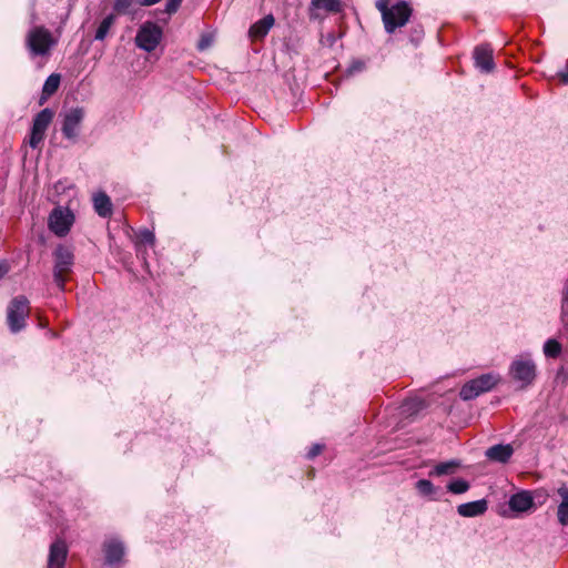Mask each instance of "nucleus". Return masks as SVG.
<instances>
[{
	"instance_id": "7ed1b4c3",
	"label": "nucleus",
	"mask_w": 568,
	"mask_h": 568,
	"mask_svg": "<svg viewBox=\"0 0 568 568\" xmlns=\"http://www.w3.org/2000/svg\"><path fill=\"white\" fill-rule=\"evenodd\" d=\"M500 381V376L496 373L483 374L477 378L468 381L460 388L459 396L463 400H471L480 394L493 389Z\"/></svg>"
},
{
	"instance_id": "f257e3e1",
	"label": "nucleus",
	"mask_w": 568,
	"mask_h": 568,
	"mask_svg": "<svg viewBox=\"0 0 568 568\" xmlns=\"http://www.w3.org/2000/svg\"><path fill=\"white\" fill-rule=\"evenodd\" d=\"M52 33L44 27H33L26 36V47L31 57H47L55 45Z\"/></svg>"
},
{
	"instance_id": "bb28decb",
	"label": "nucleus",
	"mask_w": 568,
	"mask_h": 568,
	"mask_svg": "<svg viewBox=\"0 0 568 568\" xmlns=\"http://www.w3.org/2000/svg\"><path fill=\"white\" fill-rule=\"evenodd\" d=\"M136 237H138V244H145V245L153 246L155 243L154 233L148 229L141 230L136 234Z\"/></svg>"
},
{
	"instance_id": "ddd939ff",
	"label": "nucleus",
	"mask_w": 568,
	"mask_h": 568,
	"mask_svg": "<svg viewBox=\"0 0 568 568\" xmlns=\"http://www.w3.org/2000/svg\"><path fill=\"white\" fill-rule=\"evenodd\" d=\"M67 555L68 549L65 542L63 540H55L50 546L47 568H63Z\"/></svg>"
},
{
	"instance_id": "f8f14e48",
	"label": "nucleus",
	"mask_w": 568,
	"mask_h": 568,
	"mask_svg": "<svg viewBox=\"0 0 568 568\" xmlns=\"http://www.w3.org/2000/svg\"><path fill=\"white\" fill-rule=\"evenodd\" d=\"M475 65L481 72L489 73L494 70L493 49L488 44L478 45L474 50Z\"/></svg>"
},
{
	"instance_id": "9b49d317",
	"label": "nucleus",
	"mask_w": 568,
	"mask_h": 568,
	"mask_svg": "<svg viewBox=\"0 0 568 568\" xmlns=\"http://www.w3.org/2000/svg\"><path fill=\"white\" fill-rule=\"evenodd\" d=\"M508 506L514 513H526L535 507L534 496L530 490H520L510 496Z\"/></svg>"
},
{
	"instance_id": "f03ea898",
	"label": "nucleus",
	"mask_w": 568,
	"mask_h": 568,
	"mask_svg": "<svg viewBox=\"0 0 568 568\" xmlns=\"http://www.w3.org/2000/svg\"><path fill=\"white\" fill-rule=\"evenodd\" d=\"M508 374L520 388H526L535 382L537 367L529 355H519L511 362Z\"/></svg>"
},
{
	"instance_id": "72a5a7b5",
	"label": "nucleus",
	"mask_w": 568,
	"mask_h": 568,
	"mask_svg": "<svg viewBox=\"0 0 568 568\" xmlns=\"http://www.w3.org/2000/svg\"><path fill=\"white\" fill-rule=\"evenodd\" d=\"M8 272V266L4 262H0V278Z\"/></svg>"
},
{
	"instance_id": "7c9ffc66",
	"label": "nucleus",
	"mask_w": 568,
	"mask_h": 568,
	"mask_svg": "<svg viewBox=\"0 0 568 568\" xmlns=\"http://www.w3.org/2000/svg\"><path fill=\"white\" fill-rule=\"evenodd\" d=\"M365 69V63L361 60L352 62L348 68V74H353L355 72H362Z\"/></svg>"
},
{
	"instance_id": "473e14b6",
	"label": "nucleus",
	"mask_w": 568,
	"mask_h": 568,
	"mask_svg": "<svg viewBox=\"0 0 568 568\" xmlns=\"http://www.w3.org/2000/svg\"><path fill=\"white\" fill-rule=\"evenodd\" d=\"M565 305H568V285L564 292V296H562V315H565Z\"/></svg>"
},
{
	"instance_id": "5701e85b",
	"label": "nucleus",
	"mask_w": 568,
	"mask_h": 568,
	"mask_svg": "<svg viewBox=\"0 0 568 568\" xmlns=\"http://www.w3.org/2000/svg\"><path fill=\"white\" fill-rule=\"evenodd\" d=\"M115 23V16L109 14L106 16L101 23L99 24L95 32V40L102 41L106 38L111 27Z\"/></svg>"
},
{
	"instance_id": "9d476101",
	"label": "nucleus",
	"mask_w": 568,
	"mask_h": 568,
	"mask_svg": "<svg viewBox=\"0 0 568 568\" xmlns=\"http://www.w3.org/2000/svg\"><path fill=\"white\" fill-rule=\"evenodd\" d=\"M412 11V8L405 1L393 4L387 19L388 21H384L386 32L393 33L397 28L404 27L408 22Z\"/></svg>"
},
{
	"instance_id": "f704fd0d",
	"label": "nucleus",
	"mask_w": 568,
	"mask_h": 568,
	"mask_svg": "<svg viewBox=\"0 0 568 568\" xmlns=\"http://www.w3.org/2000/svg\"><path fill=\"white\" fill-rule=\"evenodd\" d=\"M560 78L565 84H568V72L560 73Z\"/></svg>"
},
{
	"instance_id": "c756f323",
	"label": "nucleus",
	"mask_w": 568,
	"mask_h": 568,
	"mask_svg": "<svg viewBox=\"0 0 568 568\" xmlns=\"http://www.w3.org/2000/svg\"><path fill=\"white\" fill-rule=\"evenodd\" d=\"M213 42V37L211 34H203L197 43V49L200 51H204L207 49Z\"/></svg>"
},
{
	"instance_id": "4468645a",
	"label": "nucleus",
	"mask_w": 568,
	"mask_h": 568,
	"mask_svg": "<svg viewBox=\"0 0 568 568\" xmlns=\"http://www.w3.org/2000/svg\"><path fill=\"white\" fill-rule=\"evenodd\" d=\"M105 562L108 565L119 564L124 556V545L116 539L104 542Z\"/></svg>"
},
{
	"instance_id": "423d86ee",
	"label": "nucleus",
	"mask_w": 568,
	"mask_h": 568,
	"mask_svg": "<svg viewBox=\"0 0 568 568\" xmlns=\"http://www.w3.org/2000/svg\"><path fill=\"white\" fill-rule=\"evenodd\" d=\"M163 31L160 26L154 22L146 21L138 30L135 37L136 45L146 51L152 52L162 40Z\"/></svg>"
},
{
	"instance_id": "f3484780",
	"label": "nucleus",
	"mask_w": 568,
	"mask_h": 568,
	"mask_svg": "<svg viewBox=\"0 0 568 568\" xmlns=\"http://www.w3.org/2000/svg\"><path fill=\"white\" fill-rule=\"evenodd\" d=\"M486 510L487 501L485 499L465 503L457 507V513L462 517H476L483 515Z\"/></svg>"
},
{
	"instance_id": "a878e982",
	"label": "nucleus",
	"mask_w": 568,
	"mask_h": 568,
	"mask_svg": "<svg viewBox=\"0 0 568 568\" xmlns=\"http://www.w3.org/2000/svg\"><path fill=\"white\" fill-rule=\"evenodd\" d=\"M447 489L453 494H464L469 489V484L465 479H456L448 484Z\"/></svg>"
},
{
	"instance_id": "6e6552de",
	"label": "nucleus",
	"mask_w": 568,
	"mask_h": 568,
	"mask_svg": "<svg viewBox=\"0 0 568 568\" xmlns=\"http://www.w3.org/2000/svg\"><path fill=\"white\" fill-rule=\"evenodd\" d=\"M85 111L83 108L77 106L71 108L61 114L62 116V126L61 131L65 139L75 142L79 133L81 123L84 119Z\"/></svg>"
},
{
	"instance_id": "4be33fe9",
	"label": "nucleus",
	"mask_w": 568,
	"mask_h": 568,
	"mask_svg": "<svg viewBox=\"0 0 568 568\" xmlns=\"http://www.w3.org/2000/svg\"><path fill=\"white\" fill-rule=\"evenodd\" d=\"M459 463L456 460H448L437 464L429 473L430 476H444L455 473Z\"/></svg>"
},
{
	"instance_id": "20e7f679",
	"label": "nucleus",
	"mask_w": 568,
	"mask_h": 568,
	"mask_svg": "<svg viewBox=\"0 0 568 568\" xmlns=\"http://www.w3.org/2000/svg\"><path fill=\"white\" fill-rule=\"evenodd\" d=\"M30 305L26 296L14 297L7 308V323L12 333H18L26 326V318L29 316Z\"/></svg>"
},
{
	"instance_id": "0eeeda50",
	"label": "nucleus",
	"mask_w": 568,
	"mask_h": 568,
	"mask_svg": "<svg viewBox=\"0 0 568 568\" xmlns=\"http://www.w3.org/2000/svg\"><path fill=\"white\" fill-rule=\"evenodd\" d=\"M53 118L54 112L49 108H45L36 114L28 141L29 145L32 149H38L39 145L43 142L45 138V132L50 126L51 122L53 121Z\"/></svg>"
},
{
	"instance_id": "c85d7f7f",
	"label": "nucleus",
	"mask_w": 568,
	"mask_h": 568,
	"mask_svg": "<svg viewBox=\"0 0 568 568\" xmlns=\"http://www.w3.org/2000/svg\"><path fill=\"white\" fill-rule=\"evenodd\" d=\"M376 8L382 13L383 22L388 21L389 11L392 10V7H388L387 0H377Z\"/></svg>"
},
{
	"instance_id": "39448f33",
	"label": "nucleus",
	"mask_w": 568,
	"mask_h": 568,
	"mask_svg": "<svg viewBox=\"0 0 568 568\" xmlns=\"http://www.w3.org/2000/svg\"><path fill=\"white\" fill-rule=\"evenodd\" d=\"M54 271L53 277L57 286L63 291L65 284V275L71 272L74 255L72 251L63 245L55 248L54 253Z\"/></svg>"
},
{
	"instance_id": "aec40b11",
	"label": "nucleus",
	"mask_w": 568,
	"mask_h": 568,
	"mask_svg": "<svg viewBox=\"0 0 568 568\" xmlns=\"http://www.w3.org/2000/svg\"><path fill=\"white\" fill-rule=\"evenodd\" d=\"M60 74L52 73L50 74L42 88V94L39 100V104L42 105L52 94H54L60 85Z\"/></svg>"
},
{
	"instance_id": "412c9836",
	"label": "nucleus",
	"mask_w": 568,
	"mask_h": 568,
	"mask_svg": "<svg viewBox=\"0 0 568 568\" xmlns=\"http://www.w3.org/2000/svg\"><path fill=\"white\" fill-rule=\"evenodd\" d=\"M343 9L341 0H311V10H323L329 13H338Z\"/></svg>"
},
{
	"instance_id": "393cba45",
	"label": "nucleus",
	"mask_w": 568,
	"mask_h": 568,
	"mask_svg": "<svg viewBox=\"0 0 568 568\" xmlns=\"http://www.w3.org/2000/svg\"><path fill=\"white\" fill-rule=\"evenodd\" d=\"M544 353L547 357L556 358L561 353V345L554 338L546 341L544 344Z\"/></svg>"
},
{
	"instance_id": "dca6fc26",
	"label": "nucleus",
	"mask_w": 568,
	"mask_h": 568,
	"mask_svg": "<svg viewBox=\"0 0 568 568\" xmlns=\"http://www.w3.org/2000/svg\"><path fill=\"white\" fill-rule=\"evenodd\" d=\"M513 454H514V448L509 444L494 445V446L489 447L485 453L486 457L489 460L498 462V463H507L510 459V457L513 456Z\"/></svg>"
},
{
	"instance_id": "cd10ccee",
	"label": "nucleus",
	"mask_w": 568,
	"mask_h": 568,
	"mask_svg": "<svg viewBox=\"0 0 568 568\" xmlns=\"http://www.w3.org/2000/svg\"><path fill=\"white\" fill-rule=\"evenodd\" d=\"M133 4H138V0H115L113 8L118 13L125 14Z\"/></svg>"
},
{
	"instance_id": "2eb2a0df",
	"label": "nucleus",
	"mask_w": 568,
	"mask_h": 568,
	"mask_svg": "<svg viewBox=\"0 0 568 568\" xmlns=\"http://www.w3.org/2000/svg\"><path fill=\"white\" fill-rule=\"evenodd\" d=\"M275 19L272 14H267L257 22H255L248 30V36L252 40L263 39L274 26Z\"/></svg>"
},
{
	"instance_id": "b1692460",
	"label": "nucleus",
	"mask_w": 568,
	"mask_h": 568,
	"mask_svg": "<svg viewBox=\"0 0 568 568\" xmlns=\"http://www.w3.org/2000/svg\"><path fill=\"white\" fill-rule=\"evenodd\" d=\"M418 494L422 496L429 497L432 499H436L435 494L437 488L433 485V483L428 479H419L415 485Z\"/></svg>"
},
{
	"instance_id": "1a4fd4ad",
	"label": "nucleus",
	"mask_w": 568,
	"mask_h": 568,
	"mask_svg": "<svg viewBox=\"0 0 568 568\" xmlns=\"http://www.w3.org/2000/svg\"><path fill=\"white\" fill-rule=\"evenodd\" d=\"M74 222V215L68 207L58 206L49 216V227L58 236H65Z\"/></svg>"
},
{
	"instance_id": "2f4dec72",
	"label": "nucleus",
	"mask_w": 568,
	"mask_h": 568,
	"mask_svg": "<svg viewBox=\"0 0 568 568\" xmlns=\"http://www.w3.org/2000/svg\"><path fill=\"white\" fill-rule=\"evenodd\" d=\"M323 448H324V446H323V445H321V444H314V445L310 448V450H308V453H307V457H308V458H311V459H312V458H314V457H316L317 455H320V454L322 453Z\"/></svg>"
},
{
	"instance_id": "a211bd4d",
	"label": "nucleus",
	"mask_w": 568,
	"mask_h": 568,
	"mask_svg": "<svg viewBox=\"0 0 568 568\" xmlns=\"http://www.w3.org/2000/svg\"><path fill=\"white\" fill-rule=\"evenodd\" d=\"M93 206L97 214L101 217H108L112 214V202L104 192L93 195Z\"/></svg>"
},
{
	"instance_id": "6ab92c4d",
	"label": "nucleus",
	"mask_w": 568,
	"mask_h": 568,
	"mask_svg": "<svg viewBox=\"0 0 568 568\" xmlns=\"http://www.w3.org/2000/svg\"><path fill=\"white\" fill-rule=\"evenodd\" d=\"M558 496L561 498L560 504L557 508V518L560 525H568V487L566 485H561L557 489Z\"/></svg>"
}]
</instances>
